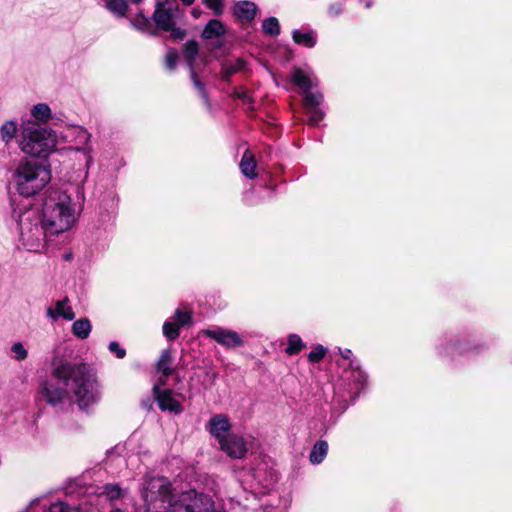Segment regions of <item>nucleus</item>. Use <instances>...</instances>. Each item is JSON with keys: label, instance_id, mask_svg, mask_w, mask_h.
<instances>
[{"label": "nucleus", "instance_id": "obj_50", "mask_svg": "<svg viewBox=\"0 0 512 512\" xmlns=\"http://www.w3.org/2000/svg\"><path fill=\"white\" fill-rule=\"evenodd\" d=\"M132 3H135V4H138L140 3L142 0H130Z\"/></svg>", "mask_w": 512, "mask_h": 512}, {"label": "nucleus", "instance_id": "obj_44", "mask_svg": "<svg viewBox=\"0 0 512 512\" xmlns=\"http://www.w3.org/2000/svg\"><path fill=\"white\" fill-rule=\"evenodd\" d=\"M170 31V37L174 40H182L186 36V30L172 26V29H169Z\"/></svg>", "mask_w": 512, "mask_h": 512}, {"label": "nucleus", "instance_id": "obj_4", "mask_svg": "<svg viewBox=\"0 0 512 512\" xmlns=\"http://www.w3.org/2000/svg\"><path fill=\"white\" fill-rule=\"evenodd\" d=\"M18 243L29 252H43L56 236L50 231L38 206H24L15 213Z\"/></svg>", "mask_w": 512, "mask_h": 512}, {"label": "nucleus", "instance_id": "obj_18", "mask_svg": "<svg viewBox=\"0 0 512 512\" xmlns=\"http://www.w3.org/2000/svg\"><path fill=\"white\" fill-rule=\"evenodd\" d=\"M247 70V62L243 58L237 59H228L222 62L221 64V76L225 81H229V79L236 73L244 72Z\"/></svg>", "mask_w": 512, "mask_h": 512}, {"label": "nucleus", "instance_id": "obj_39", "mask_svg": "<svg viewBox=\"0 0 512 512\" xmlns=\"http://www.w3.org/2000/svg\"><path fill=\"white\" fill-rule=\"evenodd\" d=\"M326 351H327V349L324 348L322 345L316 346L308 354L309 361L312 362V363H318L319 361H321L324 358V356L326 354Z\"/></svg>", "mask_w": 512, "mask_h": 512}, {"label": "nucleus", "instance_id": "obj_7", "mask_svg": "<svg viewBox=\"0 0 512 512\" xmlns=\"http://www.w3.org/2000/svg\"><path fill=\"white\" fill-rule=\"evenodd\" d=\"M92 147H68L64 150L66 158L72 162L73 174L71 180L82 185L88 178L89 169L93 162Z\"/></svg>", "mask_w": 512, "mask_h": 512}, {"label": "nucleus", "instance_id": "obj_12", "mask_svg": "<svg viewBox=\"0 0 512 512\" xmlns=\"http://www.w3.org/2000/svg\"><path fill=\"white\" fill-rule=\"evenodd\" d=\"M220 450L231 459H243L248 452L247 441L238 434H228L227 438L219 444Z\"/></svg>", "mask_w": 512, "mask_h": 512}, {"label": "nucleus", "instance_id": "obj_29", "mask_svg": "<svg viewBox=\"0 0 512 512\" xmlns=\"http://www.w3.org/2000/svg\"><path fill=\"white\" fill-rule=\"evenodd\" d=\"M17 133V123L15 121H6L0 127L1 139L5 143H9Z\"/></svg>", "mask_w": 512, "mask_h": 512}, {"label": "nucleus", "instance_id": "obj_46", "mask_svg": "<svg viewBox=\"0 0 512 512\" xmlns=\"http://www.w3.org/2000/svg\"><path fill=\"white\" fill-rule=\"evenodd\" d=\"M196 496L199 497V498L200 497H205V498H207L209 500L210 505L207 508V512H225L223 510H218V511L214 510V502H213L212 498L209 495H206L204 493H199V492L196 491Z\"/></svg>", "mask_w": 512, "mask_h": 512}, {"label": "nucleus", "instance_id": "obj_43", "mask_svg": "<svg viewBox=\"0 0 512 512\" xmlns=\"http://www.w3.org/2000/svg\"><path fill=\"white\" fill-rule=\"evenodd\" d=\"M171 374H165L161 373V375L158 377L157 382L153 386V392L158 393L163 391L161 387L165 386L167 383V379Z\"/></svg>", "mask_w": 512, "mask_h": 512}, {"label": "nucleus", "instance_id": "obj_36", "mask_svg": "<svg viewBox=\"0 0 512 512\" xmlns=\"http://www.w3.org/2000/svg\"><path fill=\"white\" fill-rule=\"evenodd\" d=\"M192 315L189 311H183L181 309H176L174 313V321L179 325V327L186 326L191 323Z\"/></svg>", "mask_w": 512, "mask_h": 512}, {"label": "nucleus", "instance_id": "obj_27", "mask_svg": "<svg viewBox=\"0 0 512 512\" xmlns=\"http://www.w3.org/2000/svg\"><path fill=\"white\" fill-rule=\"evenodd\" d=\"M172 355L169 350H163L157 361V370L160 373L173 374L174 370L171 368Z\"/></svg>", "mask_w": 512, "mask_h": 512}, {"label": "nucleus", "instance_id": "obj_9", "mask_svg": "<svg viewBox=\"0 0 512 512\" xmlns=\"http://www.w3.org/2000/svg\"><path fill=\"white\" fill-rule=\"evenodd\" d=\"M202 333L227 349L238 348L244 345L242 337L234 330L214 327L205 329Z\"/></svg>", "mask_w": 512, "mask_h": 512}, {"label": "nucleus", "instance_id": "obj_20", "mask_svg": "<svg viewBox=\"0 0 512 512\" xmlns=\"http://www.w3.org/2000/svg\"><path fill=\"white\" fill-rule=\"evenodd\" d=\"M316 31L309 28L294 29L292 31L293 41L306 48H313L317 43Z\"/></svg>", "mask_w": 512, "mask_h": 512}, {"label": "nucleus", "instance_id": "obj_40", "mask_svg": "<svg viewBox=\"0 0 512 512\" xmlns=\"http://www.w3.org/2000/svg\"><path fill=\"white\" fill-rule=\"evenodd\" d=\"M178 60V52L170 48L168 49L166 56H165V65L169 70H174L176 67V63Z\"/></svg>", "mask_w": 512, "mask_h": 512}, {"label": "nucleus", "instance_id": "obj_32", "mask_svg": "<svg viewBox=\"0 0 512 512\" xmlns=\"http://www.w3.org/2000/svg\"><path fill=\"white\" fill-rule=\"evenodd\" d=\"M106 8L113 14L123 17L127 12L128 5L125 0H109L106 3Z\"/></svg>", "mask_w": 512, "mask_h": 512}, {"label": "nucleus", "instance_id": "obj_1", "mask_svg": "<svg viewBox=\"0 0 512 512\" xmlns=\"http://www.w3.org/2000/svg\"><path fill=\"white\" fill-rule=\"evenodd\" d=\"M38 395L53 407L73 400L79 409L87 410L100 402L102 386L90 364L60 359L53 363L51 378L39 384Z\"/></svg>", "mask_w": 512, "mask_h": 512}, {"label": "nucleus", "instance_id": "obj_30", "mask_svg": "<svg viewBox=\"0 0 512 512\" xmlns=\"http://www.w3.org/2000/svg\"><path fill=\"white\" fill-rule=\"evenodd\" d=\"M262 30L268 36H278L280 34V24L276 17H268L262 22Z\"/></svg>", "mask_w": 512, "mask_h": 512}, {"label": "nucleus", "instance_id": "obj_49", "mask_svg": "<svg viewBox=\"0 0 512 512\" xmlns=\"http://www.w3.org/2000/svg\"><path fill=\"white\" fill-rule=\"evenodd\" d=\"M181 1H182V3H183L184 5H186V6L192 5V4H193V2H194V0H181Z\"/></svg>", "mask_w": 512, "mask_h": 512}, {"label": "nucleus", "instance_id": "obj_41", "mask_svg": "<svg viewBox=\"0 0 512 512\" xmlns=\"http://www.w3.org/2000/svg\"><path fill=\"white\" fill-rule=\"evenodd\" d=\"M203 3L211 9L215 15H220L223 12V0H202Z\"/></svg>", "mask_w": 512, "mask_h": 512}, {"label": "nucleus", "instance_id": "obj_37", "mask_svg": "<svg viewBox=\"0 0 512 512\" xmlns=\"http://www.w3.org/2000/svg\"><path fill=\"white\" fill-rule=\"evenodd\" d=\"M48 512H81L78 507L69 506L62 501L50 505Z\"/></svg>", "mask_w": 512, "mask_h": 512}, {"label": "nucleus", "instance_id": "obj_24", "mask_svg": "<svg viewBox=\"0 0 512 512\" xmlns=\"http://www.w3.org/2000/svg\"><path fill=\"white\" fill-rule=\"evenodd\" d=\"M328 453V443L324 440H318L312 447L309 460L312 464L317 465L323 462Z\"/></svg>", "mask_w": 512, "mask_h": 512}, {"label": "nucleus", "instance_id": "obj_28", "mask_svg": "<svg viewBox=\"0 0 512 512\" xmlns=\"http://www.w3.org/2000/svg\"><path fill=\"white\" fill-rule=\"evenodd\" d=\"M97 494L101 497L105 496L108 500L112 501L121 496V488L118 484H106L98 488Z\"/></svg>", "mask_w": 512, "mask_h": 512}, {"label": "nucleus", "instance_id": "obj_2", "mask_svg": "<svg viewBox=\"0 0 512 512\" xmlns=\"http://www.w3.org/2000/svg\"><path fill=\"white\" fill-rule=\"evenodd\" d=\"M144 512H207L210 502L197 497L196 490L175 493L171 481L164 476H145L140 487Z\"/></svg>", "mask_w": 512, "mask_h": 512}, {"label": "nucleus", "instance_id": "obj_14", "mask_svg": "<svg viewBox=\"0 0 512 512\" xmlns=\"http://www.w3.org/2000/svg\"><path fill=\"white\" fill-rule=\"evenodd\" d=\"M323 102V95L316 93H306L303 99V105L308 115V124L312 126L318 125L324 118L325 113L320 109Z\"/></svg>", "mask_w": 512, "mask_h": 512}, {"label": "nucleus", "instance_id": "obj_42", "mask_svg": "<svg viewBox=\"0 0 512 512\" xmlns=\"http://www.w3.org/2000/svg\"><path fill=\"white\" fill-rule=\"evenodd\" d=\"M108 349L110 352L115 353L119 359L124 358L126 355L125 349L121 348L119 343L116 341H111L109 343Z\"/></svg>", "mask_w": 512, "mask_h": 512}, {"label": "nucleus", "instance_id": "obj_13", "mask_svg": "<svg viewBox=\"0 0 512 512\" xmlns=\"http://www.w3.org/2000/svg\"><path fill=\"white\" fill-rule=\"evenodd\" d=\"M483 343H476L475 340L457 339L450 341L446 346L440 345L438 347L439 354L443 356L461 355L467 352H478L484 348Z\"/></svg>", "mask_w": 512, "mask_h": 512}, {"label": "nucleus", "instance_id": "obj_38", "mask_svg": "<svg viewBox=\"0 0 512 512\" xmlns=\"http://www.w3.org/2000/svg\"><path fill=\"white\" fill-rule=\"evenodd\" d=\"M11 351L13 352V358L16 361H23L28 357V351L25 349L24 345L21 342H16L12 344Z\"/></svg>", "mask_w": 512, "mask_h": 512}, {"label": "nucleus", "instance_id": "obj_51", "mask_svg": "<svg viewBox=\"0 0 512 512\" xmlns=\"http://www.w3.org/2000/svg\"><path fill=\"white\" fill-rule=\"evenodd\" d=\"M371 5H372V3H371L370 1L366 2V4H365V6H366L367 8L371 7Z\"/></svg>", "mask_w": 512, "mask_h": 512}, {"label": "nucleus", "instance_id": "obj_17", "mask_svg": "<svg viewBox=\"0 0 512 512\" xmlns=\"http://www.w3.org/2000/svg\"><path fill=\"white\" fill-rule=\"evenodd\" d=\"M154 395L161 410H167L175 414L182 412L181 403L173 397L170 389H164L161 392L154 393Z\"/></svg>", "mask_w": 512, "mask_h": 512}, {"label": "nucleus", "instance_id": "obj_26", "mask_svg": "<svg viewBox=\"0 0 512 512\" xmlns=\"http://www.w3.org/2000/svg\"><path fill=\"white\" fill-rule=\"evenodd\" d=\"M31 116L36 121L47 122L51 118L52 112L46 103H38L32 107Z\"/></svg>", "mask_w": 512, "mask_h": 512}, {"label": "nucleus", "instance_id": "obj_11", "mask_svg": "<svg viewBox=\"0 0 512 512\" xmlns=\"http://www.w3.org/2000/svg\"><path fill=\"white\" fill-rule=\"evenodd\" d=\"M343 378L348 381L350 390L355 395H358L365 388L368 380V376L361 369L358 360H351L343 373Z\"/></svg>", "mask_w": 512, "mask_h": 512}, {"label": "nucleus", "instance_id": "obj_21", "mask_svg": "<svg viewBox=\"0 0 512 512\" xmlns=\"http://www.w3.org/2000/svg\"><path fill=\"white\" fill-rule=\"evenodd\" d=\"M257 6L251 1H239L233 7L234 15L241 21H252L256 15Z\"/></svg>", "mask_w": 512, "mask_h": 512}, {"label": "nucleus", "instance_id": "obj_48", "mask_svg": "<svg viewBox=\"0 0 512 512\" xmlns=\"http://www.w3.org/2000/svg\"><path fill=\"white\" fill-rule=\"evenodd\" d=\"M339 352L345 360H349V363L351 362V360H355L354 358H352V351L350 349L339 348Z\"/></svg>", "mask_w": 512, "mask_h": 512}, {"label": "nucleus", "instance_id": "obj_5", "mask_svg": "<svg viewBox=\"0 0 512 512\" xmlns=\"http://www.w3.org/2000/svg\"><path fill=\"white\" fill-rule=\"evenodd\" d=\"M57 144L55 132L38 122L27 120L20 125L18 145L28 155L40 157L52 152Z\"/></svg>", "mask_w": 512, "mask_h": 512}, {"label": "nucleus", "instance_id": "obj_45", "mask_svg": "<svg viewBox=\"0 0 512 512\" xmlns=\"http://www.w3.org/2000/svg\"><path fill=\"white\" fill-rule=\"evenodd\" d=\"M343 7L341 3H332L328 7V14L332 17L338 16L342 13Z\"/></svg>", "mask_w": 512, "mask_h": 512}, {"label": "nucleus", "instance_id": "obj_31", "mask_svg": "<svg viewBox=\"0 0 512 512\" xmlns=\"http://www.w3.org/2000/svg\"><path fill=\"white\" fill-rule=\"evenodd\" d=\"M130 22H131V25L135 29H137L141 32L150 33L152 35H155V32L151 30V23H150L149 19L146 18L144 15L139 14L134 19H131Z\"/></svg>", "mask_w": 512, "mask_h": 512}, {"label": "nucleus", "instance_id": "obj_52", "mask_svg": "<svg viewBox=\"0 0 512 512\" xmlns=\"http://www.w3.org/2000/svg\"><path fill=\"white\" fill-rule=\"evenodd\" d=\"M193 15H194L195 17H197V16H198V12H197L196 10H193Z\"/></svg>", "mask_w": 512, "mask_h": 512}, {"label": "nucleus", "instance_id": "obj_53", "mask_svg": "<svg viewBox=\"0 0 512 512\" xmlns=\"http://www.w3.org/2000/svg\"><path fill=\"white\" fill-rule=\"evenodd\" d=\"M115 512H120L119 510H116Z\"/></svg>", "mask_w": 512, "mask_h": 512}, {"label": "nucleus", "instance_id": "obj_16", "mask_svg": "<svg viewBox=\"0 0 512 512\" xmlns=\"http://www.w3.org/2000/svg\"><path fill=\"white\" fill-rule=\"evenodd\" d=\"M46 316L52 321H55L60 317L67 321H72L75 318V313L69 305L68 298H64L56 301L54 306H49L46 309Z\"/></svg>", "mask_w": 512, "mask_h": 512}, {"label": "nucleus", "instance_id": "obj_22", "mask_svg": "<svg viewBox=\"0 0 512 512\" xmlns=\"http://www.w3.org/2000/svg\"><path fill=\"white\" fill-rule=\"evenodd\" d=\"M239 167H240L241 173L249 179H254L258 176V174L256 172L257 164H256L253 154L251 153V151L249 149L245 150V152L242 156V159L239 163Z\"/></svg>", "mask_w": 512, "mask_h": 512}, {"label": "nucleus", "instance_id": "obj_10", "mask_svg": "<svg viewBox=\"0 0 512 512\" xmlns=\"http://www.w3.org/2000/svg\"><path fill=\"white\" fill-rule=\"evenodd\" d=\"M199 53V46L198 43L195 40H189L184 45V56L188 65V68L190 70V77L194 84V86L198 89L201 97L204 99V101L208 104V95L205 90V87L203 83L200 82L198 79L194 63Z\"/></svg>", "mask_w": 512, "mask_h": 512}, {"label": "nucleus", "instance_id": "obj_33", "mask_svg": "<svg viewBox=\"0 0 512 512\" xmlns=\"http://www.w3.org/2000/svg\"><path fill=\"white\" fill-rule=\"evenodd\" d=\"M304 348L302 339L297 334H291L288 337V345L285 352L288 355H294L299 353Z\"/></svg>", "mask_w": 512, "mask_h": 512}, {"label": "nucleus", "instance_id": "obj_23", "mask_svg": "<svg viewBox=\"0 0 512 512\" xmlns=\"http://www.w3.org/2000/svg\"><path fill=\"white\" fill-rule=\"evenodd\" d=\"M72 334L80 339H87L92 331V324L88 318H80L72 324Z\"/></svg>", "mask_w": 512, "mask_h": 512}, {"label": "nucleus", "instance_id": "obj_35", "mask_svg": "<svg viewBox=\"0 0 512 512\" xmlns=\"http://www.w3.org/2000/svg\"><path fill=\"white\" fill-rule=\"evenodd\" d=\"M75 135L77 142L79 143L78 147H92L91 134L85 128L77 127L75 129Z\"/></svg>", "mask_w": 512, "mask_h": 512}, {"label": "nucleus", "instance_id": "obj_3", "mask_svg": "<svg viewBox=\"0 0 512 512\" xmlns=\"http://www.w3.org/2000/svg\"><path fill=\"white\" fill-rule=\"evenodd\" d=\"M40 210L50 231L58 236L75 225L81 213V206L65 190L50 188L45 192Z\"/></svg>", "mask_w": 512, "mask_h": 512}, {"label": "nucleus", "instance_id": "obj_25", "mask_svg": "<svg viewBox=\"0 0 512 512\" xmlns=\"http://www.w3.org/2000/svg\"><path fill=\"white\" fill-rule=\"evenodd\" d=\"M223 33H224L223 24L219 20L212 19L206 24V26L202 32V37L204 39H212L214 37H218V36L222 35Z\"/></svg>", "mask_w": 512, "mask_h": 512}, {"label": "nucleus", "instance_id": "obj_6", "mask_svg": "<svg viewBox=\"0 0 512 512\" xmlns=\"http://www.w3.org/2000/svg\"><path fill=\"white\" fill-rule=\"evenodd\" d=\"M12 178L16 191L23 197H31L49 183L51 172L43 163L25 158L15 168Z\"/></svg>", "mask_w": 512, "mask_h": 512}, {"label": "nucleus", "instance_id": "obj_8", "mask_svg": "<svg viewBox=\"0 0 512 512\" xmlns=\"http://www.w3.org/2000/svg\"><path fill=\"white\" fill-rule=\"evenodd\" d=\"M179 5L176 0H166L158 3L153 13V20L158 29L168 31L176 25V21L181 17Z\"/></svg>", "mask_w": 512, "mask_h": 512}, {"label": "nucleus", "instance_id": "obj_47", "mask_svg": "<svg viewBox=\"0 0 512 512\" xmlns=\"http://www.w3.org/2000/svg\"><path fill=\"white\" fill-rule=\"evenodd\" d=\"M234 96L236 98L242 99L244 102H250V96L248 95V93L246 91L235 90Z\"/></svg>", "mask_w": 512, "mask_h": 512}, {"label": "nucleus", "instance_id": "obj_34", "mask_svg": "<svg viewBox=\"0 0 512 512\" xmlns=\"http://www.w3.org/2000/svg\"><path fill=\"white\" fill-rule=\"evenodd\" d=\"M179 325L175 321H165L163 324V334L169 340H175L180 332Z\"/></svg>", "mask_w": 512, "mask_h": 512}, {"label": "nucleus", "instance_id": "obj_15", "mask_svg": "<svg viewBox=\"0 0 512 512\" xmlns=\"http://www.w3.org/2000/svg\"><path fill=\"white\" fill-rule=\"evenodd\" d=\"M206 429L210 435L217 440L218 444L222 443L227 438L228 434H232L230 432L231 423L229 418L224 414L213 415L206 424Z\"/></svg>", "mask_w": 512, "mask_h": 512}, {"label": "nucleus", "instance_id": "obj_19", "mask_svg": "<svg viewBox=\"0 0 512 512\" xmlns=\"http://www.w3.org/2000/svg\"><path fill=\"white\" fill-rule=\"evenodd\" d=\"M291 79L295 85L303 90L305 95L306 93H313L310 89L317 84L315 79L311 78L308 73L298 67L292 69Z\"/></svg>", "mask_w": 512, "mask_h": 512}]
</instances>
